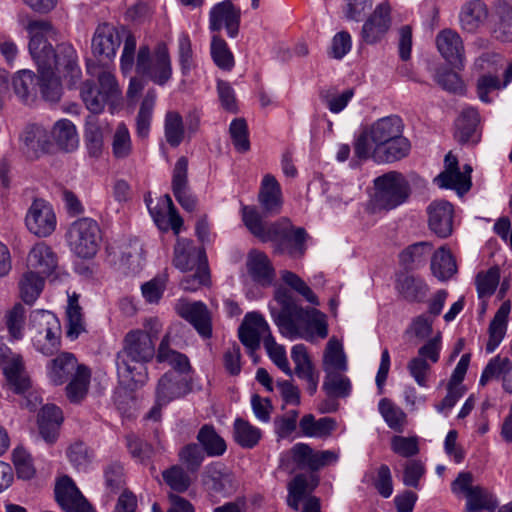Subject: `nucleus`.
Listing matches in <instances>:
<instances>
[{
	"instance_id": "obj_64",
	"label": "nucleus",
	"mask_w": 512,
	"mask_h": 512,
	"mask_svg": "<svg viewBox=\"0 0 512 512\" xmlns=\"http://www.w3.org/2000/svg\"><path fill=\"white\" fill-rule=\"evenodd\" d=\"M167 277L164 275L154 277L141 286L142 296L150 304H157L166 289Z\"/></svg>"
},
{
	"instance_id": "obj_24",
	"label": "nucleus",
	"mask_w": 512,
	"mask_h": 512,
	"mask_svg": "<svg viewBox=\"0 0 512 512\" xmlns=\"http://www.w3.org/2000/svg\"><path fill=\"white\" fill-rule=\"evenodd\" d=\"M246 269L252 281L262 287L271 286L276 277L274 266L269 257L257 249H253L247 254Z\"/></svg>"
},
{
	"instance_id": "obj_35",
	"label": "nucleus",
	"mask_w": 512,
	"mask_h": 512,
	"mask_svg": "<svg viewBox=\"0 0 512 512\" xmlns=\"http://www.w3.org/2000/svg\"><path fill=\"white\" fill-rule=\"evenodd\" d=\"M188 162L185 157L177 160L173 171V193L179 204L186 210L195 208V199L189 194L186 187Z\"/></svg>"
},
{
	"instance_id": "obj_21",
	"label": "nucleus",
	"mask_w": 512,
	"mask_h": 512,
	"mask_svg": "<svg viewBox=\"0 0 512 512\" xmlns=\"http://www.w3.org/2000/svg\"><path fill=\"white\" fill-rule=\"evenodd\" d=\"M239 338L242 344L253 353L265 343V339L271 337L269 325L263 316L256 312L247 313L239 327Z\"/></svg>"
},
{
	"instance_id": "obj_47",
	"label": "nucleus",
	"mask_w": 512,
	"mask_h": 512,
	"mask_svg": "<svg viewBox=\"0 0 512 512\" xmlns=\"http://www.w3.org/2000/svg\"><path fill=\"white\" fill-rule=\"evenodd\" d=\"M318 484L315 477H311L310 481L304 475L296 476L288 485V504L297 510L300 502L304 499L307 492L313 490Z\"/></svg>"
},
{
	"instance_id": "obj_38",
	"label": "nucleus",
	"mask_w": 512,
	"mask_h": 512,
	"mask_svg": "<svg viewBox=\"0 0 512 512\" xmlns=\"http://www.w3.org/2000/svg\"><path fill=\"white\" fill-rule=\"evenodd\" d=\"M335 427L336 423L332 418L316 419L312 414L304 415L299 421L302 436L308 438H325L335 430Z\"/></svg>"
},
{
	"instance_id": "obj_44",
	"label": "nucleus",
	"mask_w": 512,
	"mask_h": 512,
	"mask_svg": "<svg viewBox=\"0 0 512 512\" xmlns=\"http://www.w3.org/2000/svg\"><path fill=\"white\" fill-rule=\"evenodd\" d=\"M378 410L389 428L402 432L407 425V415L402 408L391 400L383 398L379 401Z\"/></svg>"
},
{
	"instance_id": "obj_61",
	"label": "nucleus",
	"mask_w": 512,
	"mask_h": 512,
	"mask_svg": "<svg viewBox=\"0 0 512 512\" xmlns=\"http://www.w3.org/2000/svg\"><path fill=\"white\" fill-rule=\"evenodd\" d=\"M291 358L295 364V373L299 378L315 372L307 349L303 344L292 347Z\"/></svg>"
},
{
	"instance_id": "obj_59",
	"label": "nucleus",
	"mask_w": 512,
	"mask_h": 512,
	"mask_svg": "<svg viewBox=\"0 0 512 512\" xmlns=\"http://www.w3.org/2000/svg\"><path fill=\"white\" fill-rule=\"evenodd\" d=\"M22 140L28 149V152H32L33 155L37 156L39 152H44L47 145V135L43 128L39 126L29 127Z\"/></svg>"
},
{
	"instance_id": "obj_41",
	"label": "nucleus",
	"mask_w": 512,
	"mask_h": 512,
	"mask_svg": "<svg viewBox=\"0 0 512 512\" xmlns=\"http://www.w3.org/2000/svg\"><path fill=\"white\" fill-rule=\"evenodd\" d=\"M91 379L88 367L81 365L70 377L66 385V396L70 402L79 403L87 395Z\"/></svg>"
},
{
	"instance_id": "obj_7",
	"label": "nucleus",
	"mask_w": 512,
	"mask_h": 512,
	"mask_svg": "<svg viewBox=\"0 0 512 512\" xmlns=\"http://www.w3.org/2000/svg\"><path fill=\"white\" fill-rule=\"evenodd\" d=\"M169 341V335L162 339L156 358L158 362L167 363L175 371L165 373L159 380L156 390V406L148 414V417L153 420L159 419L160 406L184 395L188 388L187 382L181 376V373L190 369L189 360L184 354L172 350L169 347Z\"/></svg>"
},
{
	"instance_id": "obj_40",
	"label": "nucleus",
	"mask_w": 512,
	"mask_h": 512,
	"mask_svg": "<svg viewBox=\"0 0 512 512\" xmlns=\"http://www.w3.org/2000/svg\"><path fill=\"white\" fill-rule=\"evenodd\" d=\"M52 136L56 144L66 152H72L79 146L76 126L68 119H60L54 124Z\"/></svg>"
},
{
	"instance_id": "obj_16",
	"label": "nucleus",
	"mask_w": 512,
	"mask_h": 512,
	"mask_svg": "<svg viewBox=\"0 0 512 512\" xmlns=\"http://www.w3.org/2000/svg\"><path fill=\"white\" fill-rule=\"evenodd\" d=\"M471 173L470 165H464L460 170L457 157L449 152L444 159V170L434 178V182L439 188L454 190L463 196L471 188Z\"/></svg>"
},
{
	"instance_id": "obj_32",
	"label": "nucleus",
	"mask_w": 512,
	"mask_h": 512,
	"mask_svg": "<svg viewBox=\"0 0 512 512\" xmlns=\"http://www.w3.org/2000/svg\"><path fill=\"white\" fill-rule=\"evenodd\" d=\"M204 485L211 494L229 495L235 490L233 476L226 472L222 465L212 464L207 467Z\"/></svg>"
},
{
	"instance_id": "obj_17",
	"label": "nucleus",
	"mask_w": 512,
	"mask_h": 512,
	"mask_svg": "<svg viewBox=\"0 0 512 512\" xmlns=\"http://www.w3.org/2000/svg\"><path fill=\"white\" fill-rule=\"evenodd\" d=\"M25 225L30 233L46 238L57 227V217L52 205L44 199H35L27 210Z\"/></svg>"
},
{
	"instance_id": "obj_45",
	"label": "nucleus",
	"mask_w": 512,
	"mask_h": 512,
	"mask_svg": "<svg viewBox=\"0 0 512 512\" xmlns=\"http://www.w3.org/2000/svg\"><path fill=\"white\" fill-rule=\"evenodd\" d=\"M26 310L21 303H16L5 314V324L11 340L19 341L25 334Z\"/></svg>"
},
{
	"instance_id": "obj_37",
	"label": "nucleus",
	"mask_w": 512,
	"mask_h": 512,
	"mask_svg": "<svg viewBox=\"0 0 512 512\" xmlns=\"http://www.w3.org/2000/svg\"><path fill=\"white\" fill-rule=\"evenodd\" d=\"M259 201L268 213H279L282 207V192L274 176L266 174L261 182Z\"/></svg>"
},
{
	"instance_id": "obj_15",
	"label": "nucleus",
	"mask_w": 512,
	"mask_h": 512,
	"mask_svg": "<svg viewBox=\"0 0 512 512\" xmlns=\"http://www.w3.org/2000/svg\"><path fill=\"white\" fill-rule=\"evenodd\" d=\"M392 7L389 2L378 3L364 21L361 28V39L367 45L383 42L392 27Z\"/></svg>"
},
{
	"instance_id": "obj_26",
	"label": "nucleus",
	"mask_w": 512,
	"mask_h": 512,
	"mask_svg": "<svg viewBox=\"0 0 512 512\" xmlns=\"http://www.w3.org/2000/svg\"><path fill=\"white\" fill-rule=\"evenodd\" d=\"M179 316L191 323L202 337H210L211 321L206 306L201 302L179 299L175 304Z\"/></svg>"
},
{
	"instance_id": "obj_3",
	"label": "nucleus",
	"mask_w": 512,
	"mask_h": 512,
	"mask_svg": "<svg viewBox=\"0 0 512 512\" xmlns=\"http://www.w3.org/2000/svg\"><path fill=\"white\" fill-rule=\"evenodd\" d=\"M269 310L281 334L290 340L312 341L315 336L325 338L328 334L325 315L315 308L300 307L285 288L275 291Z\"/></svg>"
},
{
	"instance_id": "obj_43",
	"label": "nucleus",
	"mask_w": 512,
	"mask_h": 512,
	"mask_svg": "<svg viewBox=\"0 0 512 512\" xmlns=\"http://www.w3.org/2000/svg\"><path fill=\"white\" fill-rule=\"evenodd\" d=\"M323 367L327 374L334 371L347 370V360L343 351V345L334 337L327 343L323 357Z\"/></svg>"
},
{
	"instance_id": "obj_58",
	"label": "nucleus",
	"mask_w": 512,
	"mask_h": 512,
	"mask_svg": "<svg viewBox=\"0 0 512 512\" xmlns=\"http://www.w3.org/2000/svg\"><path fill=\"white\" fill-rule=\"evenodd\" d=\"M264 347L272 362L286 375L291 376L292 369L289 365L284 346L277 344L271 336L265 339Z\"/></svg>"
},
{
	"instance_id": "obj_14",
	"label": "nucleus",
	"mask_w": 512,
	"mask_h": 512,
	"mask_svg": "<svg viewBox=\"0 0 512 512\" xmlns=\"http://www.w3.org/2000/svg\"><path fill=\"white\" fill-rule=\"evenodd\" d=\"M0 369L5 377L7 386L13 392L24 394L30 389L31 379L25 369L22 357L1 342Z\"/></svg>"
},
{
	"instance_id": "obj_31",
	"label": "nucleus",
	"mask_w": 512,
	"mask_h": 512,
	"mask_svg": "<svg viewBox=\"0 0 512 512\" xmlns=\"http://www.w3.org/2000/svg\"><path fill=\"white\" fill-rule=\"evenodd\" d=\"M488 15L489 11L486 4L477 0H470L460 10V26L465 32L476 33L483 26Z\"/></svg>"
},
{
	"instance_id": "obj_51",
	"label": "nucleus",
	"mask_w": 512,
	"mask_h": 512,
	"mask_svg": "<svg viewBox=\"0 0 512 512\" xmlns=\"http://www.w3.org/2000/svg\"><path fill=\"white\" fill-rule=\"evenodd\" d=\"M164 133L166 141L173 147L178 146L184 137L183 120L175 111L167 112L164 121Z\"/></svg>"
},
{
	"instance_id": "obj_10",
	"label": "nucleus",
	"mask_w": 512,
	"mask_h": 512,
	"mask_svg": "<svg viewBox=\"0 0 512 512\" xmlns=\"http://www.w3.org/2000/svg\"><path fill=\"white\" fill-rule=\"evenodd\" d=\"M102 240L98 223L91 218H80L70 224L66 241L73 254L83 259L93 258Z\"/></svg>"
},
{
	"instance_id": "obj_60",
	"label": "nucleus",
	"mask_w": 512,
	"mask_h": 512,
	"mask_svg": "<svg viewBox=\"0 0 512 512\" xmlns=\"http://www.w3.org/2000/svg\"><path fill=\"white\" fill-rule=\"evenodd\" d=\"M178 62L184 75L188 74L195 66L191 40L186 33L178 37Z\"/></svg>"
},
{
	"instance_id": "obj_56",
	"label": "nucleus",
	"mask_w": 512,
	"mask_h": 512,
	"mask_svg": "<svg viewBox=\"0 0 512 512\" xmlns=\"http://www.w3.org/2000/svg\"><path fill=\"white\" fill-rule=\"evenodd\" d=\"M67 456L71 464L79 471H86L94 458L93 453L81 442L71 444L67 450Z\"/></svg>"
},
{
	"instance_id": "obj_57",
	"label": "nucleus",
	"mask_w": 512,
	"mask_h": 512,
	"mask_svg": "<svg viewBox=\"0 0 512 512\" xmlns=\"http://www.w3.org/2000/svg\"><path fill=\"white\" fill-rule=\"evenodd\" d=\"M12 85L18 97L25 100L35 90V75L29 69L17 71L12 78Z\"/></svg>"
},
{
	"instance_id": "obj_29",
	"label": "nucleus",
	"mask_w": 512,
	"mask_h": 512,
	"mask_svg": "<svg viewBox=\"0 0 512 512\" xmlns=\"http://www.w3.org/2000/svg\"><path fill=\"white\" fill-rule=\"evenodd\" d=\"M81 365L73 354L63 352L47 363V379L53 385H63Z\"/></svg>"
},
{
	"instance_id": "obj_52",
	"label": "nucleus",
	"mask_w": 512,
	"mask_h": 512,
	"mask_svg": "<svg viewBox=\"0 0 512 512\" xmlns=\"http://www.w3.org/2000/svg\"><path fill=\"white\" fill-rule=\"evenodd\" d=\"M67 315V336L75 340L84 331V323L81 308L76 297H70L66 309Z\"/></svg>"
},
{
	"instance_id": "obj_55",
	"label": "nucleus",
	"mask_w": 512,
	"mask_h": 512,
	"mask_svg": "<svg viewBox=\"0 0 512 512\" xmlns=\"http://www.w3.org/2000/svg\"><path fill=\"white\" fill-rule=\"evenodd\" d=\"M12 461L19 478L28 480L34 477L36 470L33 458L24 447H16L13 450Z\"/></svg>"
},
{
	"instance_id": "obj_22",
	"label": "nucleus",
	"mask_w": 512,
	"mask_h": 512,
	"mask_svg": "<svg viewBox=\"0 0 512 512\" xmlns=\"http://www.w3.org/2000/svg\"><path fill=\"white\" fill-rule=\"evenodd\" d=\"M55 496L59 505L66 512H95L74 481L68 476H63L56 482Z\"/></svg>"
},
{
	"instance_id": "obj_62",
	"label": "nucleus",
	"mask_w": 512,
	"mask_h": 512,
	"mask_svg": "<svg viewBox=\"0 0 512 512\" xmlns=\"http://www.w3.org/2000/svg\"><path fill=\"white\" fill-rule=\"evenodd\" d=\"M353 97L354 90L352 88H348L340 92H327L324 95L323 99L329 111L334 114H338L347 107L348 103L352 100Z\"/></svg>"
},
{
	"instance_id": "obj_48",
	"label": "nucleus",
	"mask_w": 512,
	"mask_h": 512,
	"mask_svg": "<svg viewBox=\"0 0 512 512\" xmlns=\"http://www.w3.org/2000/svg\"><path fill=\"white\" fill-rule=\"evenodd\" d=\"M156 92L154 89L149 90L140 107L136 119V128L138 136L145 138L149 134L150 124L152 120L153 108L156 101Z\"/></svg>"
},
{
	"instance_id": "obj_34",
	"label": "nucleus",
	"mask_w": 512,
	"mask_h": 512,
	"mask_svg": "<svg viewBox=\"0 0 512 512\" xmlns=\"http://www.w3.org/2000/svg\"><path fill=\"white\" fill-rule=\"evenodd\" d=\"M511 311L510 301H504L497 310L489 325V339L486 344V352L492 353L503 341L508 326V317Z\"/></svg>"
},
{
	"instance_id": "obj_49",
	"label": "nucleus",
	"mask_w": 512,
	"mask_h": 512,
	"mask_svg": "<svg viewBox=\"0 0 512 512\" xmlns=\"http://www.w3.org/2000/svg\"><path fill=\"white\" fill-rule=\"evenodd\" d=\"M432 364L421 357H412L407 363V370L411 378L421 388H428L432 375Z\"/></svg>"
},
{
	"instance_id": "obj_19",
	"label": "nucleus",
	"mask_w": 512,
	"mask_h": 512,
	"mask_svg": "<svg viewBox=\"0 0 512 512\" xmlns=\"http://www.w3.org/2000/svg\"><path fill=\"white\" fill-rule=\"evenodd\" d=\"M121 44V36L115 26L108 23L99 24L91 39V50L100 61H111L115 58Z\"/></svg>"
},
{
	"instance_id": "obj_50",
	"label": "nucleus",
	"mask_w": 512,
	"mask_h": 512,
	"mask_svg": "<svg viewBox=\"0 0 512 512\" xmlns=\"http://www.w3.org/2000/svg\"><path fill=\"white\" fill-rule=\"evenodd\" d=\"M197 438L210 456H219L226 451L225 441L210 426H203Z\"/></svg>"
},
{
	"instance_id": "obj_25",
	"label": "nucleus",
	"mask_w": 512,
	"mask_h": 512,
	"mask_svg": "<svg viewBox=\"0 0 512 512\" xmlns=\"http://www.w3.org/2000/svg\"><path fill=\"white\" fill-rule=\"evenodd\" d=\"M436 46L442 57L452 66L463 68L465 51L460 35L451 30L444 29L436 37Z\"/></svg>"
},
{
	"instance_id": "obj_9",
	"label": "nucleus",
	"mask_w": 512,
	"mask_h": 512,
	"mask_svg": "<svg viewBox=\"0 0 512 512\" xmlns=\"http://www.w3.org/2000/svg\"><path fill=\"white\" fill-rule=\"evenodd\" d=\"M173 263L183 272L195 271L196 284L190 285V279L184 278L181 286L184 290L195 291L208 281V270L204 253L196 248L190 240L178 239L174 249Z\"/></svg>"
},
{
	"instance_id": "obj_30",
	"label": "nucleus",
	"mask_w": 512,
	"mask_h": 512,
	"mask_svg": "<svg viewBox=\"0 0 512 512\" xmlns=\"http://www.w3.org/2000/svg\"><path fill=\"white\" fill-rule=\"evenodd\" d=\"M512 362L507 357L499 355L491 358L482 371L479 383L480 385L487 384L492 379H500L502 381V388L505 392L512 394Z\"/></svg>"
},
{
	"instance_id": "obj_13",
	"label": "nucleus",
	"mask_w": 512,
	"mask_h": 512,
	"mask_svg": "<svg viewBox=\"0 0 512 512\" xmlns=\"http://www.w3.org/2000/svg\"><path fill=\"white\" fill-rule=\"evenodd\" d=\"M99 85L100 88L91 82H85L81 89L82 99L93 113H100L107 103L114 109L121 99V89L111 72L104 71L99 75Z\"/></svg>"
},
{
	"instance_id": "obj_27",
	"label": "nucleus",
	"mask_w": 512,
	"mask_h": 512,
	"mask_svg": "<svg viewBox=\"0 0 512 512\" xmlns=\"http://www.w3.org/2000/svg\"><path fill=\"white\" fill-rule=\"evenodd\" d=\"M64 417L62 410L54 405L47 404L41 408L37 416L38 431L47 444L56 442Z\"/></svg>"
},
{
	"instance_id": "obj_4",
	"label": "nucleus",
	"mask_w": 512,
	"mask_h": 512,
	"mask_svg": "<svg viewBox=\"0 0 512 512\" xmlns=\"http://www.w3.org/2000/svg\"><path fill=\"white\" fill-rule=\"evenodd\" d=\"M410 142L403 136V123L398 116L378 119L358 138L355 153L359 158H372L389 163L406 157Z\"/></svg>"
},
{
	"instance_id": "obj_2",
	"label": "nucleus",
	"mask_w": 512,
	"mask_h": 512,
	"mask_svg": "<svg viewBox=\"0 0 512 512\" xmlns=\"http://www.w3.org/2000/svg\"><path fill=\"white\" fill-rule=\"evenodd\" d=\"M136 37L128 33L124 39L123 50L120 56V69L123 75H128L135 67L139 77H132L129 82L127 97L137 98L145 88L146 81L164 87L172 79L173 67L168 46L158 43L153 49L148 45H141L136 54Z\"/></svg>"
},
{
	"instance_id": "obj_6",
	"label": "nucleus",
	"mask_w": 512,
	"mask_h": 512,
	"mask_svg": "<svg viewBox=\"0 0 512 512\" xmlns=\"http://www.w3.org/2000/svg\"><path fill=\"white\" fill-rule=\"evenodd\" d=\"M155 354L151 336L143 331L129 332L124 348L118 353L116 366L119 382L128 389H135L147 381L145 363Z\"/></svg>"
},
{
	"instance_id": "obj_36",
	"label": "nucleus",
	"mask_w": 512,
	"mask_h": 512,
	"mask_svg": "<svg viewBox=\"0 0 512 512\" xmlns=\"http://www.w3.org/2000/svg\"><path fill=\"white\" fill-rule=\"evenodd\" d=\"M46 278L27 269L22 273L18 281V290L19 297L25 304L33 305L36 302L44 289Z\"/></svg>"
},
{
	"instance_id": "obj_33",
	"label": "nucleus",
	"mask_w": 512,
	"mask_h": 512,
	"mask_svg": "<svg viewBox=\"0 0 512 512\" xmlns=\"http://www.w3.org/2000/svg\"><path fill=\"white\" fill-rule=\"evenodd\" d=\"M479 114L472 107L464 108L456 123V137L465 144H477L481 134L478 130Z\"/></svg>"
},
{
	"instance_id": "obj_53",
	"label": "nucleus",
	"mask_w": 512,
	"mask_h": 512,
	"mask_svg": "<svg viewBox=\"0 0 512 512\" xmlns=\"http://www.w3.org/2000/svg\"><path fill=\"white\" fill-rule=\"evenodd\" d=\"M211 55L215 64L221 69L230 70L234 66V58L227 43L218 34L211 39Z\"/></svg>"
},
{
	"instance_id": "obj_28",
	"label": "nucleus",
	"mask_w": 512,
	"mask_h": 512,
	"mask_svg": "<svg viewBox=\"0 0 512 512\" xmlns=\"http://www.w3.org/2000/svg\"><path fill=\"white\" fill-rule=\"evenodd\" d=\"M430 229L440 237H447L452 232L454 209L445 200H435L427 208Z\"/></svg>"
},
{
	"instance_id": "obj_5",
	"label": "nucleus",
	"mask_w": 512,
	"mask_h": 512,
	"mask_svg": "<svg viewBox=\"0 0 512 512\" xmlns=\"http://www.w3.org/2000/svg\"><path fill=\"white\" fill-rule=\"evenodd\" d=\"M242 220L247 229L263 242H274L280 253L296 258L305 252L306 234L302 228H294L288 219L266 224L255 207H242Z\"/></svg>"
},
{
	"instance_id": "obj_54",
	"label": "nucleus",
	"mask_w": 512,
	"mask_h": 512,
	"mask_svg": "<svg viewBox=\"0 0 512 512\" xmlns=\"http://www.w3.org/2000/svg\"><path fill=\"white\" fill-rule=\"evenodd\" d=\"M500 280V272L497 267L481 271L476 277V288L478 297L483 299L490 297L496 290Z\"/></svg>"
},
{
	"instance_id": "obj_39",
	"label": "nucleus",
	"mask_w": 512,
	"mask_h": 512,
	"mask_svg": "<svg viewBox=\"0 0 512 512\" xmlns=\"http://www.w3.org/2000/svg\"><path fill=\"white\" fill-rule=\"evenodd\" d=\"M494 9L498 18L494 37L503 42L512 41V0H497Z\"/></svg>"
},
{
	"instance_id": "obj_8",
	"label": "nucleus",
	"mask_w": 512,
	"mask_h": 512,
	"mask_svg": "<svg viewBox=\"0 0 512 512\" xmlns=\"http://www.w3.org/2000/svg\"><path fill=\"white\" fill-rule=\"evenodd\" d=\"M28 331L33 347L43 355H52L60 348L61 325L49 310L34 309L28 317Z\"/></svg>"
},
{
	"instance_id": "obj_46",
	"label": "nucleus",
	"mask_w": 512,
	"mask_h": 512,
	"mask_svg": "<svg viewBox=\"0 0 512 512\" xmlns=\"http://www.w3.org/2000/svg\"><path fill=\"white\" fill-rule=\"evenodd\" d=\"M233 436L236 443L243 448H253L261 439V431L246 420L237 418L234 421Z\"/></svg>"
},
{
	"instance_id": "obj_23",
	"label": "nucleus",
	"mask_w": 512,
	"mask_h": 512,
	"mask_svg": "<svg viewBox=\"0 0 512 512\" xmlns=\"http://www.w3.org/2000/svg\"><path fill=\"white\" fill-rule=\"evenodd\" d=\"M25 266L27 270L49 277L58 267V256L45 242H37L29 249Z\"/></svg>"
},
{
	"instance_id": "obj_12",
	"label": "nucleus",
	"mask_w": 512,
	"mask_h": 512,
	"mask_svg": "<svg viewBox=\"0 0 512 512\" xmlns=\"http://www.w3.org/2000/svg\"><path fill=\"white\" fill-rule=\"evenodd\" d=\"M470 472H460L451 484V491L456 496L466 498L465 512L495 511L499 505L496 495L480 485H473Z\"/></svg>"
},
{
	"instance_id": "obj_18",
	"label": "nucleus",
	"mask_w": 512,
	"mask_h": 512,
	"mask_svg": "<svg viewBox=\"0 0 512 512\" xmlns=\"http://www.w3.org/2000/svg\"><path fill=\"white\" fill-rule=\"evenodd\" d=\"M241 11L231 0H224L214 5L209 13V29L213 34L226 30L230 38H235L239 32Z\"/></svg>"
},
{
	"instance_id": "obj_11",
	"label": "nucleus",
	"mask_w": 512,
	"mask_h": 512,
	"mask_svg": "<svg viewBox=\"0 0 512 512\" xmlns=\"http://www.w3.org/2000/svg\"><path fill=\"white\" fill-rule=\"evenodd\" d=\"M374 203L376 207L392 210L404 204L410 195V186L399 172H388L374 180Z\"/></svg>"
},
{
	"instance_id": "obj_20",
	"label": "nucleus",
	"mask_w": 512,
	"mask_h": 512,
	"mask_svg": "<svg viewBox=\"0 0 512 512\" xmlns=\"http://www.w3.org/2000/svg\"><path fill=\"white\" fill-rule=\"evenodd\" d=\"M145 202L151 217L160 230L172 229L176 235L180 233L183 220L176 212L169 195L161 196L155 204L150 197H147Z\"/></svg>"
},
{
	"instance_id": "obj_1",
	"label": "nucleus",
	"mask_w": 512,
	"mask_h": 512,
	"mask_svg": "<svg viewBox=\"0 0 512 512\" xmlns=\"http://www.w3.org/2000/svg\"><path fill=\"white\" fill-rule=\"evenodd\" d=\"M18 23L25 27L28 35V50L38 68L40 88L43 97L56 102L62 94L61 79L69 78L75 83L81 75L77 63V52L68 44L59 45L53 50L50 40H54L56 31L45 20H29L24 15L18 16Z\"/></svg>"
},
{
	"instance_id": "obj_63",
	"label": "nucleus",
	"mask_w": 512,
	"mask_h": 512,
	"mask_svg": "<svg viewBox=\"0 0 512 512\" xmlns=\"http://www.w3.org/2000/svg\"><path fill=\"white\" fill-rule=\"evenodd\" d=\"M431 249L427 242L413 244L401 252L400 260L406 266L418 265L429 255Z\"/></svg>"
},
{
	"instance_id": "obj_42",
	"label": "nucleus",
	"mask_w": 512,
	"mask_h": 512,
	"mask_svg": "<svg viewBox=\"0 0 512 512\" xmlns=\"http://www.w3.org/2000/svg\"><path fill=\"white\" fill-rule=\"evenodd\" d=\"M431 269L434 276L441 281L450 279L457 272L455 259L446 247L443 246L434 253Z\"/></svg>"
}]
</instances>
